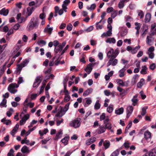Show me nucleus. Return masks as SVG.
Masks as SVG:
<instances>
[{"mask_svg": "<svg viewBox=\"0 0 156 156\" xmlns=\"http://www.w3.org/2000/svg\"><path fill=\"white\" fill-rule=\"evenodd\" d=\"M109 119L108 116L106 117V119L104 121V124H105V126L107 129H110L112 128L111 124L109 122Z\"/></svg>", "mask_w": 156, "mask_h": 156, "instance_id": "obj_9", "label": "nucleus"}, {"mask_svg": "<svg viewBox=\"0 0 156 156\" xmlns=\"http://www.w3.org/2000/svg\"><path fill=\"white\" fill-rule=\"evenodd\" d=\"M42 79L41 76H37L36 77L33 85L34 87H37L39 86L41 81Z\"/></svg>", "mask_w": 156, "mask_h": 156, "instance_id": "obj_7", "label": "nucleus"}, {"mask_svg": "<svg viewBox=\"0 0 156 156\" xmlns=\"http://www.w3.org/2000/svg\"><path fill=\"white\" fill-rule=\"evenodd\" d=\"M141 30L143 32L142 34V36H144L147 33V27L145 25H143L141 28Z\"/></svg>", "mask_w": 156, "mask_h": 156, "instance_id": "obj_19", "label": "nucleus"}, {"mask_svg": "<svg viewBox=\"0 0 156 156\" xmlns=\"http://www.w3.org/2000/svg\"><path fill=\"white\" fill-rule=\"evenodd\" d=\"M127 33V31L126 30H122V31L121 32L120 34V35L122 37H123L126 35Z\"/></svg>", "mask_w": 156, "mask_h": 156, "instance_id": "obj_46", "label": "nucleus"}, {"mask_svg": "<svg viewBox=\"0 0 156 156\" xmlns=\"http://www.w3.org/2000/svg\"><path fill=\"white\" fill-rule=\"evenodd\" d=\"M124 108L122 107L119 108L115 110V113L118 115L122 114L124 112Z\"/></svg>", "mask_w": 156, "mask_h": 156, "instance_id": "obj_20", "label": "nucleus"}, {"mask_svg": "<svg viewBox=\"0 0 156 156\" xmlns=\"http://www.w3.org/2000/svg\"><path fill=\"white\" fill-rule=\"evenodd\" d=\"M29 62L28 59L25 60L23 62L20 64L17 65L18 71H20L22 68L26 66Z\"/></svg>", "mask_w": 156, "mask_h": 156, "instance_id": "obj_5", "label": "nucleus"}, {"mask_svg": "<svg viewBox=\"0 0 156 156\" xmlns=\"http://www.w3.org/2000/svg\"><path fill=\"white\" fill-rule=\"evenodd\" d=\"M58 48H55V52L57 54L58 52H61L62 51V48L61 47V45H59L58 47Z\"/></svg>", "mask_w": 156, "mask_h": 156, "instance_id": "obj_38", "label": "nucleus"}, {"mask_svg": "<svg viewBox=\"0 0 156 156\" xmlns=\"http://www.w3.org/2000/svg\"><path fill=\"white\" fill-rule=\"evenodd\" d=\"M138 15L139 16H140V19L143 18L144 16V14L143 11H142L140 10L138 14Z\"/></svg>", "mask_w": 156, "mask_h": 156, "instance_id": "obj_60", "label": "nucleus"}, {"mask_svg": "<svg viewBox=\"0 0 156 156\" xmlns=\"http://www.w3.org/2000/svg\"><path fill=\"white\" fill-rule=\"evenodd\" d=\"M138 77V75L137 74H136L133 76L132 78L131 81V83L132 85H133L136 83L137 82V80H136Z\"/></svg>", "mask_w": 156, "mask_h": 156, "instance_id": "obj_23", "label": "nucleus"}, {"mask_svg": "<svg viewBox=\"0 0 156 156\" xmlns=\"http://www.w3.org/2000/svg\"><path fill=\"white\" fill-rule=\"evenodd\" d=\"M112 34V31L108 30L106 33H103L102 36H104L105 37H109Z\"/></svg>", "mask_w": 156, "mask_h": 156, "instance_id": "obj_37", "label": "nucleus"}, {"mask_svg": "<svg viewBox=\"0 0 156 156\" xmlns=\"http://www.w3.org/2000/svg\"><path fill=\"white\" fill-rule=\"evenodd\" d=\"M96 7V5L94 4H92L90 7H87V9L88 10L90 9V10H93Z\"/></svg>", "mask_w": 156, "mask_h": 156, "instance_id": "obj_44", "label": "nucleus"}, {"mask_svg": "<svg viewBox=\"0 0 156 156\" xmlns=\"http://www.w3.org/2000/svg\"><path fill=\"white\" fill-rule=\"evenodd\" d=\"M127 68L128 67H126V66H125L123 68L119 71V76L120 77H123L124 76L125 74L124 73V72Z\"/></svg>", "mask_w": 156, "mask_h": 156, "instance_id": "obj_12", "label": "nucleus"}, {"mask_svg": "<svg viewBox=\"0 0 156 156\" xmlns=\"http://www.w3.org/2000/svg\"><path fill=\"white\" fill-rule=\"evenodd\" d=\"M147 54L149 55V57L151 58L152 59L153 58L154 56V53L153 52H147Z\"/></svg>", "mask_w": 156, "mask_h": 156, "instance_id": "obj_59", "label": "nucleus"}, {"mask_svg": "<svg viewBox=\"0 0 156 156\" xmlns=\"http://www.w3.org/2000/svg\"><path fill=\"white\" fill-rule=\"evenodd\" d=\"M93 29V27L92 26H90L89 28L85 30V31L87 32H90Z\"/></svg>", "mask_w": 156, "mask_h": 156, "instance_id": "obj_64", "label": "nucleus"}, {"mask_svg": "<svg viewBox=\"0 0 156 156\" xmlns=\"http://www.w3.org/2000/svg\"><path fill=\"white\" fill-rule=\"evenodd\" d=\"M62 132L61 131H59L56 134V136L54 139L55 140H57L60 137L59 136V135L62 134Z\"/></svg>", "mask_w": 156, "mask_h": 156, "instance_id": "obj_49", "label": "nucleus"}, {"mask_svg": "<svg viewBox=\"0 0 156 156\" xmlns=\"http://www.w3.org/2000/svg\"><path fill=\"white\" fill-rule=\"evenodd\" d=\"M21 151L23 153H29V152L27 147L26 146H24L21 149Z\"/></svg>", "mask_w": 156, "mask_h": 156, "instance_id": "obj_30", "label": "nucleus"}, {"mask_svg": "<svg viewBox=\"0 0 156 156\" xmlns=\"http://www.w3.org/2000/svg\"><path fill=\"white\" fill-rule=\"evenodd\" d=\"M107 129V128H106L105 127H100V129H99L98 131V133L100 134L104 132L105 131V129Z\"/></svg>", "mask_w": 156, "mask_h": 156, "instance_id": "obj_42", "label": "nucleus"}, {"mask_svg": "<svg viewBox=\"0 0 156 156\" xmlns=\"http://www.w3.org/2000/svg\"><path fill=\"white\" fill-rule=\"evenodd\" d=\"M94 63H90L87 65L86 69H84L85 71L89 74L93 69V67L94 65Z\"/></svg>", "mask_w": 156, "mask_h": 156, "instance_id": "obj_8", "label": "nucleus"}, {"mask_svg": "<svg viewBox=\"0 0 156 156\" xmlns=\"http://www.w3.org/2000/svg\"><path fill=\"white\" fill-rule=\"evenodd\" d=\"M106 42L107 43H112L114 44L115 43L116 41L114 38H108L106 40Z\"/></svg>", "mask_w": 156, "mask_h": 156, "instance_id": "obj_26", "label": "nucleus"}, {"mask_svg": "<svg viewBox=\"0 0 156 156\" xmlns=\"http://www.w3.org/2000/svg\"><path fill=\"white\" fill-rule=\"evenodd\" d=\"M72 25L71 24L69 23L67 26L66 28L68 30L70 31L72 30Z\"/></svg>", "mask_w": 156, "mask_h": 156, "instance_id": "obj_56", "label": "nucleus"}, {"mask_svg": "<svg viewBox=\"0 0 156 156\" xmlns=\"http://www.w3.org/2000/svg\"><path fill=\"white\" fill-rule=\"evenodd\" d=\"M70 98V97L69 95H66L65 97V98L64 99V101L65 102H67L69 101Z\"/></svg>", "mask_w": 156, "mask_h": 156, "instance_id": "obj_53", "label": "nucleus"}, {"mask_svg": "<svg viewBox=\"0 0 156 156\" xmlns=\"http://www.w3.org/2000/svg\"><path fill=\"white\" fill-rule=\"evenodd\" d=\"M9 13L8 9H6L5 8H3L0 11V14L4 16H7Z\"/></svg>", "mask_w": 156, "mask_h": 156, "instance_id": "obj_16", "label": "nucleus"}, {"mask_svg": "<svg viewBox=\"0 0 156 156\" xmlns=\"http://www.w3.org/2000/svg\"><path fill=\"white\" fill-rule=\"evenodd\" d=\"M114 58H111L108 62L107 63V66H108L112 65L113 66H115L118 62V60L117 59Z\"/></svg>", "mask_w": 156, "mask_h": 156, "instance_id": "obj_4", "label": "nucleus"}, {"mask_svg": "<svg viewBox=\"0 0 156 156\" xmlns=\"http://www.w3.org/2000/svg\"><path fill=\"white\" fill-rule=\"evenodd\" d=\"M155 63H153L150 65L149 66V68L152 70H154L155 68Z\"/></svg>", "mask_w": 156, "mask_h": 156, "instance_id": "obj_57", "label": "nucleus"}, {"mask_svg": "<svg viewBox=\"0 0 156 156\" xmlns=\"http://www.w3.org/2000/svg\"><path fill=\"white\" fill-rule=\"evenodd\" d=\"M133 110V107L131 106H129L127 108V118H128L129 117L130 115V114L132 112Z\"/></svg>", "mask_w": 156, "mask_h": 156, "instance_id": "obj_11", "label": "nucleus"}, {"mask_svg": "<svg viewBox=\"0 0 156 156\" xmlns=\"http://www.w3.org/2000/svg\"><path fill=\"white\" fill-rule=\"evenodd\" d=\"M6 102V100L5 98H3L2 102L0 104V106L1 107H6L7 106Z\"/></svg>", "mask_w": 156, "mask_h": 156, "instance_id": "obj_28", "label": "nucleus"}, {"mask_svg": "<svg viewBox=\"0 0 156 156\" xmlns=\"http://www.w3.org/2000/svg\"><path fill=\"white\" fill-rule=\"evenodd\" d=\"M118 14V12L117 11H115L111 14V17L113 18H115Z\"/></svg>", "mask_w": 156, "mask_h": 156, "instance_id": "obj_54", "label": "nucleus"}, {"mask_svg": "<svg viewBox=\"0 0 156 156\" xmlns=\"http://www.w3.org/2000/svg\"><path fill=\"white\" fill-rule=\"evenodd\" d=\"M135 25L136 26L135 29L136 30H140V24L137 22H136L135 23Z\"/></svg>", "mask_w": 156, "mask_h": 156, "instance_id": "obj_52", "label": "nucleus"}, {"mask_svg": "<svg viewBox=\"0 0 156 156\" xmlns=\"http://www.w3.org/2000/svg\"><path fill=\"white\" fill-rule=\"evenodd\" d=\"M119 53V52L118 50H115L114 51L113 49L111 48L108 52L107 56L108 58H115L118 55Z\"/></svg>", "mask_w": 156, "mask_h": 156, "instance_id": "obj_1", "label": "nucleus"}, {"mask_svg": "<svg viewBox=\"0 0 156 156\" xmlns=\"http://www.w3.org/2000/svg\"><path fill=\"white\" fill-rule=\"evenodd\" d=\"M140 47V46L138 45V46L136 47L135 48H132L131 51V52L132 54H135L136 53L138 49H139Z\"/></svg>", "mask_w": 156, "mask_h": 156, "instance_id": "obj_32", "label": "nucleus"}, {"mask_svg": "<svg viewBox=\"0 0 156 156\" xmlns=\"http://www.w3.org/2000/svg\"><path fill=\"white\" fill-rule=\"evenodd\" d=\"M69 139V137H65L61 140V141L64 144V145H66L67 144L68 141Z\"/></svg>", "mask_w": 156, "mask_h": 156, "instance_id": "obj_36", "label": "nucleus"}, {"mask_svg": "<svg viewBox=\"0 0 156 156\" xmlns=\"http://www.w3.org/2000/svg\"><path fill=\"white\" fill-rule=\"evenodd\" d=\"M124 6V3L121 0L118 4V7L119 9L123 8Z\"/></svg>", "mask_w": 156, "mask_h": 156, "instance_id": "obj_45", "label": "nucleus"}, {"mask_svg": "<svg viewBox=\"0 0 156 156\" xmlns=\"http://www.w3.org/2000/svg\"><path fill=\"white\" fill-rule=\"evenodd\" d=\"M43 13L40 14L39 15V18L42 20H44L46 16L45 14L44 13L43 10Z\"/></svg>", "mask_w": 156, "mask_h": 156, "instance_id": "obj_47", "label": "nucleus"}, {"mask_svg": "<svg viewBox=\"0 0 156 156\" xmlns=\"http://www.w3.org/2000/svg\"><path fill=\"white\" fill-rule=\"evenodd\" d=\"M80 121L78 120H75L70 122L69 125L71 126H73L76 128L79 127L80 125Z\"/></svg>", "mask_w": 156, "mask_h": 156, "instance_id": "obj_6", "label": "nucleus"}, {"mask_svg": "<svg viewBox=\"0 0 156 156\" xmlns=\"http://www.w3.org/2000/svg\"><path fill=\"white\" fill-rule=\"evenodd\" d=\"M29 115L27 114L25 115L21 120L20 121V124L23 125L26 122V121L29 118Z\"/></svg>", "mask_w": 156, "mask_h": 156, "instance_id": "obj_10", "label": "nucleus"}, {"mask_svg": "<svg viewBox=\"0 0 156 156\" xmlns=\"http://www.w3.org/2000/svg\"><path fill=\"white\" fill-rule=\"evenodd\" d=\"M65 112H63L62 108L58 109V111L57 114L55 115V117H62L65 114Z\"/></svg>", "mask_w": 156, "mask_h": 156, "instance_id": "obj_17", "label": "nucleus"}, {"mask_svg": "<svg viewBox=\"0 0 156 156\" xmlns=\"http://www.w3.org/2000/svg\"><path fill=\"white\" fill-rule=\"evenodd\" d=\"M92 91L93 89L91 88L88 89L84 92L83 95L84 96H86L89 94Z\"/></svg>", "mask_w": 156, "mask_h": 156, "instance_id": "obj_27", "label": "nucleus"}, {"mask_svg": "<svg viewBox=\"0 0 156 156\" xmlns=\"http://www.w3.org/2000/svg\"><path fill=\"white\" fill-rule=\"evenodd\" d=\"M55 13H58L59 15H62L63 13V9H59L58 6H56L55 8Z\"/></svg>", "mask_w": 156, "mask_h": 156, "instance_id": "obj_15", "label": "nucleus"}, {"mask_svg": "<svg viewBox=\"0 0 156 156\" xmlns=\"http://www.w3.org/2000/svg\"><path fill=\"white\" fill-rule=\"evenodd\" d=\"M146 113V110L144 107H143L142 108V111L141 112V115L142 116H144Z\"/></svg>", "mask_w": 156, "mask_h": 156, "instance_id": "obj_55", "label": "nucleus"}, {"mask_svg": "<svg viewBox=\"0 0 156 156\" xmlns=\"http://www.w3.org/2000/svg\"><path fill=\"white\" fill-rule=\"evenodd\" d=\"M144 138L147 140L151 137V133L148 131H146L144 133Z\"/></svg>", "mask_w": 156, "mask_h": 156, "instance_id": "obj_22", "label": "nucleus"}, {"mask_svg": "<svg viewBox=\"0 0 156 156\" xmlns=\"http://www.w3.org/2000/svg\"><path fill=\"white\" fill-rule=\"evenodd\" d=\"M116 81L117 83H119L120 85L122 86H125V83L126 82H124L121 79H117L116 80Z\"/></svg>", "mask_w": 156, "mask_h": 156, "instance_id": "obj_40", "label": "nucleus"}, {"mask_svg": "<svg viewBox=\"0 0 156 156\" xmlns=\"http://www.w3.org/2000/svg\"><path fill=\"white\" fill-rule=\"evenodd\" d=\"M151 14L149 13H147L146 15L145 19V22H148L150 21V20L151 19Z\"/></svg>", "mask_w": 156, "mask_h": 156, "instance_id": "obj_25", "label": "nucleus"}, {"mask_svg": "<svg viewBox=\"0 0 156 156\" xmlns=\"http://www.w3.org/2000/svg\"><path fill=\"white\" fill-rule=\"evenodd\" d=\"M119 153V151L118 150H116L113 152L111 154L110 156H118Z\"/></svg>", "mask_w": 156, "mask_h": 156, "instance_id": "obj_48", "label": "nucleus"}, {"mask_svg": "<svg viewBox=\"0 0 156 156\" xmlns=\"http://www.w3.org/2000/svg\"><path fill=\"white\" fill-rule=\"evenodd\" d=\"M96 140L95 137H91L86 141V144L87 145H89L91 143L94 142Z\"/></svg>", "mask_w": 156, "mask_h": 156, "instance_id": "obj_13", "label": "nucleus"}, {"mask_svg": "<svg viewBox=\"0 0 156 156\" xmlns=\"http://www.w3.org/2000/svg\"><path fill=\"white\" fill-rule=\"evenodd\" d=\"M146 43L149 45H151V43L154 40L153 38L151 36H147L146 38Z\"/></svg>", "mask_w": 156, "mask_h": 156, "instance_id": "obj_14", "label": "nucleus"}, {"mask_svg": "<svg viewBox=\"0 0 156 156\" xmlns=\"http://www.w3.org/2000/svg\"><path fill=\"white\" fill-rule=\"evenodd\" d=\"M142 69L140 71V73L143 74H145L147 73L146 70L147 69V68L146 66H144L142 67Z\"/></svg>", "mask_w": 156, "mask_h": 156, "instance_id": "obj_34", "label": "nucleus"}, {"mask_svg": "<svg viewBox=\"0 0 156 156\" xmlns=\"http://www.w3.org/2000/svg\"><path fill=\"white\" fill-rule=\"evenodd\" d=\"M113 110V107L112 105H110L107 108V111L109 113L112 112Z\"/></svg>", "mask_w": 156, "mask_h": 156, "instance_id": "obj_43", "label": "nucleus"}, {"mask_svg": "<svg viewBox=\"0 0 156 156\" xmlns=\"http://www.w3.org/2000/svg\"><path fill=\"white\" fill-rule=\"evenodd\" d=\"M105 118H106V117L105 114V113H103L102 115H101L100 116V120L101 121L105 119Z\"/></svg>", "mask_w": 156, "mask_h": 156, "instance_id": "obj_58", "label": "nucleus"}, {"mask_svg": "<svg viewBox=\"0 0 156 156\" xmlns=\"http://www.w3.org/2000/svg\"><path fill=\"white\" fill-rule=\"evenodd\" d=\"M99 101L98 100L96 102L95 105L94 106V108L95 109L98 110L100 108L101 105L99 103Z\"/></svg>", "mask_w": 156, "mask_h": 156, "instance_id": "obj_33", "label": "nucleus"}, {"mask_svg": "<svg viewBox=\"0 0 156 156\" xmlns=\"http://www.w3.org/2000/svg\"><path fill=\"white\" fill-rule=\"evenodd\" d=\"M145 83L144 80V79H141L140 81L137 83V86L139 88H141Z\"/></svg>", "mask_w": 156, "mask_h": 156, "instance_id": "obj_24", "label": "nucleus"}, {"mask_svg": "<svg viewBox=\"0 0 156 156\" xmlns=\"http://www.w3.org/2000/svg\"><path fill=\"white\" fill-rule=\"evenodd\" d=\"M45 85V83H44L43 82L42 85L40 89V94H41V93L43 91Z\"/></svg>", "mask_w": 156, "mask_h": 156, "instance_id": "obj_50", "label": "nucleus"}, {"mask_svg": "<svg viewBox=\"0 0 156 156\" xmlns=\"http://www.w3.org/2000/svg\"><path fill=\"white\" fill-rule=\"evenodd\" d=\"M113 10V8L112 7L108 8L107 9V13H109Z\"/></svg>", "mask_w": 156, "mask_h": 156, "instance_id": "obj_63", "label": "nucleus"}, {"mask_svg": "<svg viewBox=\"0 0 156 156\" xmlns=\"http://www.w3.org/2000/svg\"><path fill=\"white\" fill-rule=\"evenodd\" d=\"M35 18L33 17L31 20L30 22L29 28L30 29H33L34 28H36L38 25V23L37 21H33L34 20Z\"/></svg>", "mask_w": 156, "mask_h": 156, "instance_id": "obj_2", "label": "nucleus"}, {"mask_svg": "<svg viewBox=\"0 0 156 156\" xmlns=\"http://www.w3.org/2000/svg\"><path fill=\"white\" fill-rule=\"evenodd\" d=\"M19 127V125L18 124H17L11 132L10 133L13 136H14L15 133L18 129Z\"/></svg>", "mask_w": 156, "mask_h": 156, "instance_id": "obj_18", "label": "nucleus"}, {"mask_svg": "<svg viewBox=\"0 0 156 156\" xmlns=\"http://www.w3.org/2000/svg\"><path fill=\"white\" fill-rule=\"evenodd\" d=\"M110 142L108 140H105L103 142V145L105 149L108 148L110 146Z\"/></svg>", "mask_w": 156, "mask_h": 156, "instance_id": "obj_31", "label": "nucleus"}, {"mask_svg": "<svg viewBox=\"0 0 156 156\" xmlns=\"http://www.w3.org/2000/svg\"><path fill=\"white\" fill-rule=\"evenodd\" d=\"M14 152V151L13 149H11L10 150L9 152L8 153L7 156H14L13 155Z\"/></svg>", "mask_w": 156, "mask_h": 156, "instance_id": "obj_51", "label": "nucleus"}, {"mask_svg": "<svg viewBox=\"0 0 156 156\" xmlns=\"http://www.w3.org/2000/svg\"><path fill=\"white\" fill-rule=\"evenodd\" d=\"M20 25L19 24H16L13 27V29L16 30H17L19 28Z\"/></svg>", "mask_w": 156, "mask_h": 156, "instance_id": "obj_61", "label": "nucleus"}, {"mask_svg": "<svg viewBox=\"0 0 156 156\" xmlns=\"http://www.w3.org/2000/svg\"><path fill=\"white\" fill-rule=\"evenodd\" d=\"M48 132V129L47 128H46L43 130L42 133L41 130H39V133L41 136H42L44 135V134H45Z\"/></svg>", "mask_w": 156, "mask_h": 156, "instance_id": "obj_39", "label": "nucleus"}, {"mask_svg": "<svg viewBox=\"0 0 156 156\" xmlns=\"http://www.w3.org/2000/svg\"><path fill=\"white\" fill-rule=\"evenodd\" d=\"M33 8V7H32L31 8L28 7L27 8V14L26 16V18H27L28 17L30 16L32 13L33 12L32 9Z\"/></svg>", "mask_w": 156, "mask_h": 156, "instance_id": "obj_35", "label": "nucleus"}, {"mask_svg": "<svg viewBox=\"0 0 156 156\" xmlns=\"http://www.w3.org/2000/svg\"><path fill=\"white\" fill-rule=\"evenodd\" d=\"M18 87L19 85L15 83H11L8 87V90L10 93L15 94L17 91V90L14 89V88L15 87L17 88Z\"/></svg>", "mask_w": 156, "mask_h": 156, "instance_id": "obj_3", "label": "nucleus"}, {"mask_svg": "<svg viewBox=\"0 0 156 156\" xmlns=\"http://www.w3.org/2000/svg\"><path fill=\"white\" fill-rule=\"evenodd\" d=\"M53 44L54 46L55 47V48H56L57 46L58 45L59 42L58 41L55 40L53 41Z\"/></svg>", "mask_w": 156, "mask_h": 156, "instance_id": "obj_62", "label": "nucleus"}, {"mask_svg": "<svg viewBox=\"0 0 156 156\" xmlns=\"http://www.w3.org/2000/svg\"><path fill=\"white\" fill-rule=\"evenodd\" d=\"M70 104V103H67L65 106V107L64 108H63L61 106L60 107V108H62V111H63V112L65 113L68 110L69 108V106Z\"/></svg>", "mask_w": 156, "mask_h": 156, "instance_id": "obj_29", "label": "nucleus"}, {"mask_svg": "<svg viewBox=\"0 0 156 156\" xmlns=\"http://www.w3.org/2000/svg\"><path fill=\"white\" fill-rule=\"evenodd\" d=\"M53 30L52 27H48L45 28L44 31V32H48L50 34H51V32Z\"/></svg>", "mask_w": 156, "mask_h": 156, "instance_id": "obj_41", "label": "nucleus"}, {"mask_svg": "<svg viewBox=\"0 0 156 156\" xmlns=\"http://www.w3.org/2000/svg\"><path fill=\"white\" fill-rule=\"evenodd\" d=\"M148 155L149 156H156V150L151 149L148 152Z\"/></svg>", "mask_w": 156, "mask_h": 156, "instance_id": "obj_21", "label": "nucleus"}]
</instances>
